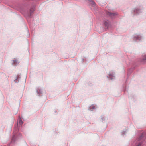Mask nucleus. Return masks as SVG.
Here are the masks:
<instances>
[{
  "mask_svg": "<svg viewBox=\"0 0 146 146\" xmlns=\"http://www.w3.org/2000/svg\"><path fill=\"white\" fill-rule=\"evenodd\" d=\"M90 2V4L93 7H95L96 5V3L92 1V0H88Z\"/></svg>",
  "mask_w": 146,
  "mask_h": 146,
  "instance_id": "f257e3e1",
  "label": "nucleus"
},
{
  "mask_svg": "<svg viewBox=\"0 0 146 146\" xmlns=\"http://www.w3.org/2000/svg\"><path fill=\"white\" fill-rule=\"evenodd\" d=\"M109 14L110 16L111 17H113L115 16V15H117V13H109Z\"/></svg>",
  "mask_w": 146,
  "mask_h": 146,
  "instance_id": "f03ea898",
  "label": "nucleus"
},
{
  "mask_svg": "<svg viewBox=\"0 0 146 146\" xmlns=\"http://www.w3.org/2000/svg\"><path fill=\"white\" fill-rule=\"evenodd\" d=\"M19 124L21 125L23 124V122L22 121V120L20 119L19 120Z\"/></svg>",
  "mask_w": 146,
  "mask_h": 146,
  "instance_id": "7ed1b4c3",
  "label": "nucleus"
},
{
  "mask_svg": "<svg viewBox=\"0 0 146 146\" xmlns=\"http://www.w3.org/2000/svg\"><path fill=\"white\" fill-rule=\"evenodd\" d=\"M140 37L139 36V35H136V36H135L134 37V39H138Z\"/></svg>",
  "mask_w": 146,
  "mask_h": 146,
  "instance_id": "20e7f679",
  "label": "nucleus"
},
{
  "mask_svg": "<svg viewBox=\"0 0 146 146\" xmlns=\"http://www.w3.org/2000/svg\"><path fill=\"white\" fill-rule=\"evenodd\" d=\"M104 24L106 26H108V23L107 21H105L104 22Z\"/></svg>",
  "mask_w": 146,
  "mask_h": 146,
  "instance_id": "39448f33",
  "label": "nucleus"
},
{
  "mask_svg": "<svg viewBox=\"0 0 146 146\" xmlns=\"http://www.w3.org/2000/svg\"><path fill=\"white\" fill-rule=\"evenodd\" d=\"M13 63L15 64H16L17 63V60H13Z\"/></svg>",
  "mask_w": 146,
  "mask_h": 146,
  "instance_id": "423d86ee",
  "label": "nucleus"
},
{
  "mask_svg": "<svg viewBox=\"0 0 146 146\" xmlns=\"http://www.w3.org/2000/svg\"><path fill=\"white\" fill-rule=\"evenodd\" d=\"M14 137H15V136H14L13 137V138H12V139L11 142H12L13 141H14Z\"/></svg>",
  "mask_w": 146,
  "mask_h": 146,
  "instance_id": "0eeeda50",
  "label": "nucleus"
},
{
  "mask_svg": "<svg viewBox=\"0 0 146 146\" xmlns=\"http://www.w3.org/2000/svg\"><path fill=\"white\" fill-rule=\"evenodd\" d=\"M33 11H30V15H31V14L32 13Z\"/></svg>",
  "mask_w": 146,
  "mask_h": 146,
  "instance_id": "6e6552de",
  "label": "nucleus"
},
{
  "mask_svg": "<svg viewBox=\"0 0 146 146\" xmlns=\"http://www.w3.org/2000/svg\"><path fill=\"white\" fill-rule=\"evenodd\" d=\"M137 146H141V144L140 143H139Z\"/></svg>",
  "mask_w": 146,
  "mask_h": 146,
  "instance_id": "1a4fd4ad",
  "label": "nucleus"
},
{
  "mask_svg": "<svg viewBox=\"0 0 146 146\" xmlns=\"http://www.w3.org/2000/svg\"><path fill=\"white\" fill-rule=\"evenodd\" d=\"M93 109H94L95 108V107L94 106H92V107Z\"/></svg>",
  "mask_w": 146,
  "mask_h": 146,
  "instance_id": "9d476101",
  "label": "nucleus"
},
{
  "mask_svg": "<svg viewBox=\"0 0 146 146\" xmlns=\"http://www.w3.org/2000/svg\"><path fill=\"white\" fill-rule=\"evenodd\" d=\"M145 60H146V58L145 59Z\"/></svg>",
  "mask_w": 146,
  "mask_h": 146,
  "instance_id": "9b49d317",
  "label": "nucleus"
}]
</instances>
